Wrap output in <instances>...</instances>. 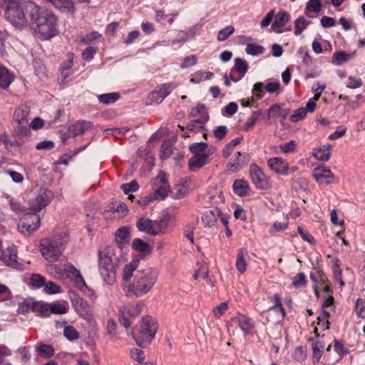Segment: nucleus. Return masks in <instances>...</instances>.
Wrapping results in <instances>:
<instances>
[{"label":"nucleus","instance_id":"nucleus-2","mask_svg":"<svg viewBox=\"0 0 365 365\" xmlns=\"http://www.w3.org/2000/svg\"><path fill=\"white\" fill-rule=\"evenodd\" d=\"M98 270L104 282L113 284L116 280V269L118 267V259L113 248L107 247L98 253Z\"/></svg>","mask_w":365,"mask_h":365},{"label":"nucleus","instance_id":"nucleus-8","mask_svg":"<svg viewBox=\"0 0 365 365\" xmlns=\"http://www.w3.org/2000/svg\"><path fill=\"white\" fill-rule=\"evenodd\" d=\"M142 312V305L136 304L119 309V322L125 328L130 327L131 322Z\"/></svg>","mask_w":365,"mask_h":365},{"label":"nucleus","instance_id":"nucleus-58","mask_svg":"<svg viewBox=\"0 0 365 365\" xmlns=\"http://www.w3.org/2000/svg\"><path fill=\"white\" fill-rule=\"evenodd\" d=\"M175 88H176V85L174 83H167L163 84L158 91L165 99V98H166Z\"/></svg>","mask_w":365,"mask_h":365},{"label":"nucleus","instance_id":"nucleus-14","mask_svg":"<svg viewBox=\"0 0 365 365\" xmlns=\"http://www.w3.org/2000/svg\"><path fill=\"white\" fill-rule=\"evenodd\" d=\"M72 304L76 312L86 320L93 319L92 310L88 302L79 296H75L72 299Z\"/></svg>","mask_w":365,"mask_h":365},{"label":"nucleus","instance_id":"nucleus-46","mask_svg":"<svg viewBox=\"0 0 365 365\" xmlns=\"http://www.w3.org/2000/svg\"><path fill=\"white\" fill-rule=\"evenodd\" d=\"M35 303L29 300H24L20 303L17 309L18 313L26 314L30 311H33L35 309Z\"/></svg>","mask_w":365,"mask_h":365},{"label":"nucleus","instance_id":"nucleus-52","mask_svg":"<svg viewBox=\"0 0 365 365\" xmlns=\"http://www.w3.org/2000/svg\"><path fill=\"white\" fill-rule=\"evenodd\" d=\"M30 284L34 287L40 288L45 284V278L39 274H33L30 278Z\"/></svg>","mask_w":365,"mask_h":365},{"label":"nucleus","instance_id":"nucleus-39","mask_svg":"<svg viewBox=\"0 0 365 365\" xmlns=\"http://www.w3.org/2000/svg\"><path fill=\"white\" fill-rule=\"evenodd\" d=\"M310 24L306 19L301 16L294 21V34L300 35L306 27Z\"/></svg>","mask_w":365,"mask_h":365},{"label":"nucleus","instance_id":"nucleus-18","mask_svg":"<svg viewBox=\"0 0 365 365\" xmlns=\"http://www.w3.org/2000/svg\"><path fill=\"white\" fill-rule=\"evenodd\" d=\"M221 210L218 207H213L205 211L202 216V221L205 226L212 227L217 225Z\"/></svg>","mask_w":365,"mask_h":365},{"label":"nucleus","instance_id":"nucleus-34","mask_svg":"<svg viewBox=\"0 0 365 365\" xmlns=\"http://www.w3.org/2000/svg\"><path fill=\"white\" fill-rule=\"evenodd\" d=\"M290 17L287 12L282 11L279 12L274 18V21L272 25V27L282 28L289 21Z\"/></svg>","mask_w":365,"mask_h":365},{"label":"nucleus","instance_id":"nucleus-22","mask_svg":"<svg viewBox=\"0 0 365 365\" xmlns=\"http://www.w3.org/2000/svg\"><path fill=\"white\" fill-rule=\"evenodd\" d=\"M268 299L272 303H273V305L268 309L267 313L269 314L272 311H274L276 312H278L279 317L281 319H283L285 316V311L282 307L279 295L277 294H274L273 295L269 296ZM263 313H266V312H264Z\"/></svg>","mask_w":365,"mask_h":365},{"label":"nucleus","instance_id":"nucleus-17","mask_svg":"<svg viewBox=\"0 0 365 365\" xmlns=\"http://www.w3.org/2000/svg\"><path fill=\"white\" fill-rule=\"evenodd\" d=\"M267 165L269 168L279 175H287L289 170L288 163L282 158L276 157L269 159Z\"/></svg>","mask_w":365,"mask_h":365},{"label":"nucleus","instance_id":"nucleus-42","mask_svg":"<svg viewBox=\"0 0 365 365\" xmlns=\"http://www.w3.org/2000/svg\"><path fill=\"white\" fill-rule=\"evenodd\" d=\"M262 115V112L261 110H257L253 112L251 116L245 122L244 125V130H249L250 129H251L257 123V121L261 118Z\"/></svg>","mask_w":365,"mask_h":365},{"label":"nucleus","instance_id":"nucleus-29","mask_svg":"<svg viewBox=\"0 0 365 365\" xmlns=\"http://www.w3.org/2000/svg\"><path fill=\"white\" fill-rule=\"evenodd\" d=\"M248 255L247 250L240 249L237 255L236 267L238 272L243 274L247 269L245 257Z\"/></svg>","mask_w":365,"mask_h":365},{"label":"nucleus","instance_id":"nucleus-61","mask_svg":"<svg viewBox=\"0 0 365 365\" xmlns=\"http://www.w3.org/2000/svg\"><path fill=\"white\" fill-rule=\"evenodd\" d=\"M228 133L227 127L225 125L217 126L213 131L214 136L217 140L223 139Z\"/></svg>","mask_w":365,"mask_h":365},{"label":"nucleus","instance_id":"nucleus-27","mask_svg":"<svg viewBox=\"0 0 365 365\" xmlns=\"http://www.w3.org/2000/svg\"><path fill=\"white\" fill-rule=\"evenodd\" d=\"M209 120V116L205 115V117H200L199 119H196L189 122L186 126V128L189 130H193L197 133L201 132L205 129V124Z\"/></svg>","mask_w":365,"mask_h":365},{"label":"nucleus","instance_id":"nucleus-40","mask_svg":"<svg viewBox=\"0 0 365 365\" xmlns=\"http://www.w3.org/2000/svg\"><path fill=\"white\" fill-rule=\"evenodd\" d=\"M322 8V4L321 0H309L307 3L305 9V14L308 15V13L314 12L319 13Z\"/></svg>","mask_w":365,"mask_h":365},{"label":"nucleus","instance_id":"nucleus-26","mask_svg":"<svg viewBox=\"0 0 365 365\" xmlns=\"http://www.w3.org/2000/svg\"><path fill=\"white\" fill-rule=\"evenodd\" d=\"M68 276H70L75 282L77 287L82 288L87 287L85 280L81 274L78 269H77L73 265H71L67 269Z\"/></svg>","mask_w":365,"mask_h":365},{"label":"nucleus","instance_id":"nucleus-19","mask_svg":"<svg viewBox=\"0 0 365 365\" xmlns=\"http://www.w3.org/2000/svg\"><path fill=\"white\" fill-rule=\"evenodd\" d=\"M136 227L139 231L146 232L150 235H159V231H156L155 228L154 221L149 218H139L136 222Z\"/></svg>","mask_w":365,"mask_h":365},{"label":"nucleus","instance_id":"nucleus-59","mask_svg":"<svg viewBox=\"0 0 365 365\" xmlns=\"http://www.w3.org/2000/svg\"><path fill=\"white\" fill-rule=\"evenodd\" d=\"M61 287L53 282H48L44 284V291L49 294L60 292Z\"/></svg>","mask_w":365,"mask_h":365},{"label":"nucleus","instance_id":"nucleus-9","mask_svg":"<svg viewBox=\"0 0 365 365\" xmlns=\"http://www.w3.org/2000/svg\"><path fill=\"white\" fill-rule=\"evenodd\" d=\"M152 185L154 190L153 195L154 199L164 200L167 197L170 188L165 173L160 171L153 180Z\"/></svg>","mask_w":365,"mask_h":365},{"label":"nucleus","instance_id":"nucleus-15","mask_svg":"<svg viewBox=\"0 0 365 365\" xmlns=\"http://www.w3.org/2000/svg\"><path fill=\"white\" fill-rule=\"evenodd\" d=\"M92 128L93 123L91 121L78 120L68 128L66 135L67 137H75L85 133Z\"/></svg>","mask_w":365,"mask_h":365},{"label":"nucleus","instance_id":"nucleus-64","mask_svg":"<svg viewBox=\"0 0 365 365\" xmlns=\"http://www.w3.org/2000/svg\"><path fill=\"white\" fill-rule=\"evenodd\" d=\"M9 202L11 209L16 213L23 212L26 210V208L24 206H22L19 202L14 200L13 198H11Z\"/></svg>","mask_w":365,"mask_h":365},{"label":"nucleus","instance_id":"nucleus-10","mask_svg":"<svg viewBox=\"0 0 365 365\" xmlns=\"http://www.w3.org/2000/svg\"><path fill=\"white\" fill-rule=\"evenodd\" d=\"M52 197L51 191L41 190L38 194L29 201V208L33 212H40L45 208L51 201Z\"/></svg>","mask_w":365,"mask_h":365},{"label":"nucleus","instance_id":"nucleus-24","mask_svg":"<svg viewBox=\"0 0 365 365\" xmlns=\"http://www.w3.org/2000/svg\"><path fill=\"white\" fill-rule=\"evenodd\" d=\"M13 81V75L6 67L0 64V88H7Z\"/></svg>","mask_w":365,"mask_h":365},{"label":"nucleus","instance_id":"nucleus-32","mask_svg":"<svg viewBox=\"0 0 365 365\" xmlns=\"http://www.w3.org/2000/svg\"><path fill=\"white\" fill-rule=\"evenodd\" d=\"M272 113H274L277 116H280L284 119L290 113V109L288 108H282L278 104H274L268 109L269 118H271Z\"/></svg>","mask_w":365,"mask_h":365},{"label":"nucleus","instance_id":"nucleus-12","mask_svg":"<svg viewBox=\"0 0 365 365\" xmlns=\"http://www.w3.org/2000/svg\"><path fill=\"white\" fill-rule=\"evenodd\" d=\"M17 251L15 247H8L4 250H0V261L5 265L15 269H21L22 264L18 262Z\"/></svg>","mask_w":365,"mask_h":365},{"label":"nucleus","instance_id":"nucleus-36","mask_svg":"<svg viewBox=\"0 0 365 365\" xmlns=\"http://www.w3.org/2000/svg\"><path fill=\"white\" fill-rule=\"evenodd\" d=\"M120 98L118 93H104L98 96V101L103 104H110L117 101Z\"/></svg>","mask_w":365,"mask_h":365},{"label":"nucleus","instance_id":"nucleus-1","mask_svg":"<svg viewBox=\"0 0 365 365\" xmlns=\"http://www.w3.org/2000/svg\"><path fill=\"white\" fill-rule=\"evenodd\" d=\"M26 13L29 24L43 40H48L58 34L56 17L50 11L43 10L34 1H26Z\"/></svg>","mask_w":365,"mask_h":365},{"label":"nucleus","instance_id":"nucleus-47","mask_svg":"<svg viewBox=\"0 0 365 365\" xmlns=\"http://www.w3.org/2000/svg\"><path fill=\"white\" fill-rule=\"evenodd\" d=\"M63 334L68 341H73L80 337L79 332L73 326H66Z\"/></svg>","mask_w":365,"mask_h":365},{"label":"nucleus","instance_id":"nucleus-21","mask_svg":"<svg viewBox=\"0 0 365 365\" xmlns=\"http://www.w3.org/2000/svg\"><path fill=\"white\" fill-rule=\"evenodd\" d=\"M231 322L237 324L246 335L250 334L251 330L255 327L254 324L251 322V319L242 314L232 319Z\"/></svg>","mask_w":365,"mask_h":365},{"label":"nucleus","instance_id":"nucleus-4","mask_svg":"<svg viewBox=\"0 0 365 365\" xmlns=\"http://www.w3.org/2000/svg\"><path fill=\"white\" fill-rule=\"evenodd\" d=\"M158 329L157 321L150 316H146L142 319L140 324L133 329L131 335L139 346L145 348L153 339Z\"/></svg>","mask_w":365,"mask_h":365},{"label":"nucleus","instance_id":"nucleus-60","mask_svg":"<svg viewBox=\"0 0 365 365\" xmlns=\"http://www.w3.org/2000/svg\"><path fill=\"white\" fill-rule=\"evenodd\" d=\"M298 53L303 54L302 62L304 66H309L312 63V58L308 50L306 48H304V47L299 48L298 50Z\"/></svg>","mask_w":365,"mask_h":365},{"label":"nucleus","instance_id":"nucleus-41","mask_svg":"<svg viewBox=\"0 0 365 365\" xmlns=\"http://www.w3.org/2000/svg\"><path fill=\"white\" fill-rule=\"evenodd\" d=\"M15 131L19 136L27 137L30 134L29 122L15 123Z\"/></svg>","mask_w":365,"mask_h":365},{"label":"nucleus","instance_id":"nucleus-20","mask_svg":"<svg viewBox=\"0 0 365 365\" xmlns=\"http://www.w3.org/2000/svg\"><path fill=\"white\" fill-rule=\"evenodd\" d=\"M209 154L202 153V155H193L189 159L188 166L191 171H196L202 166L209 163Z\"/></svg>","mask_w":365,"mask_h":365},{"label":"nucleus","instance_id":"nucleus-44","mask_svg":"<svg viewBox=\"0 0 365 365\" xmlns=\"http://www.w3.org/2000/svg\"><path fill=\"white\" fill-rule=\"evenodd\" d=\"M324 345L322 342L316 341L312 344L313 362L315 364L319 361L322 356V349Z\"/></svg>","mask_w":365,"mask_h":365},{"label":"nucleus","instance_id":"nucleus-38","mask_svg":"<svg viewBox=\"0 0 365 365\" xmlns=\"http://www.w3.org/2000/svg\"><path fill=\"white\" fill-rule=\"evenodd\" d=\"M173 153L172 142L169 140H165L161 144L160 158L165 160L170 157Z\"/></svg>","mask_w":365,"mask_h":365},{"label":"nucleus","instance_id":"nucleus-37","mask_svg":"<svg viewBox=\"0 0 365 365\" xmlns=\"http://www.w3.org/2000/svg\"><path fill=\"white\" fill-rule=\"evenodd\" d=\"M351 55L345 51H336L333 54L332 63L334 65H341L351 58Z\"/></svg>","mask_w":365,"mask_h":365},{"label":"nucleus","instance_id":"nucleus-45","mask_svg":"<svg viewBox=\"0 0 365 365\" xmlns=\"http://www.w3.org/2000/svg\"><path fill=\"white\" fill-rule=\"evenodd\" d=\"M37 351L39 355L45 358H50L54 354V349L53 346L48 344H41L37 348Z\"/></svg>","mask_w":365,"mask_h":365},{"label":"nucleus","instance_id":"nucleus-3","mask_svg":"<svg viewBox=\"0 0 365 365\" xmlns=\"http://www.w3.org/2000/svg\"><path fill=\"white\" fill-rule=\"evenodd\" d=\"M66 233L55 235L40 241V250L43 258L48 262H56L63 255L68 243Z\"/></svg>","mask_w":365,"mask_h":365},{"label":"nucleus","instance_id":"nucleus-35","mask_svg":"<svg viewBox=\"0 0 365 365\" xmlns=\"http://www.w3.org/2000/svg\"><path fill=\"white\" fill-rule=\"evenodd\" d=\"M130 238V231L126 227L119 228L115 234L116 242L120 245H124L125 242H127Z\"/></svg>","mask_w":365,"mask_h":365},{"label":"nucleus","instance_id":"nucleus-62","mask_svg":"<svg viewBox=\"0 0 365 365\" xmlns=\"http://www.w3.org/2000/svg\"><path fill=\"white\" fill-rule=\"evenodd\" d=\"M52 314H63L67 312L68 309L63 304L59 303H51V304Z\"/></svg>","mask_w":365,"mask_h":365},{"label":"nucleus","instance_id":"nucleus-63","mask_svg":"<svg viewBox=\"0 0 365 365\" xmlns=\"http://www.w3.org/2000/svg\"><path fill=\"white\" fill-rule=\"evenodd\" d=\"M334 342V350L340 356L341 358L348 354V349L344 347L342 343L336 339H335Z\"/></svg>","mask_w":365,"mask_h":365},{"label":"nucleus","instance_id":"nucleus-7","mask_svg":"<svg viewBox=\"0 0 365 365\" xmlns=\"http://www.w3.org/2000/svg\"><path fill=\"white\" fill-rule=\"evenodd\" d=\"M41 222L39 215L35 212L26 213L18 223V230L24 235H30L36 230Z\"/></svg>","mask_w":365,"mask_h":365},{"label":"nucleus","instance_id":"nucleus-56","mask_svg":"<svg viewBox=\"0 0 365 365\" xmlns=\"http://www.w3.org/2000/svg\"><path fill=\"white\" fill-rule=\"evenodd\" d=\"M307 115V110L305 108H299L297 109L294 114L290 116V121L297 123L303 119Z\"/></svg>","mask_w":365,"mask_h":365},{"label":"nucleus","instance_id":"nucleus-54","mask_svg":"<svg viewBox=\"0 0 365 365\" xmlns=\"http://www.w3.org/2000/svg\"><path fill=\"white\" fill-rule=\"evenodd\" d=\"M355 309L359 317L365 318V298L358 299L355 304Z\"/></svg>","mask_w":365,"mask_h":365},{"label":"nucleus","instance_id":"nucleus-30","mask_svg":"<svg viewBox=\"0 0 365 365\" xmlns=\"http://www.w3.org/2000/svg\"><path fill=\"white\" fill-rule=\"evenodd\" d=\"M331 148L330 144L323 145L314 153V156L319 160L328 161L331 155Z\"/></svg>","mask_w":365,"mask_h":365},{"label":"nucleus","instance_id":"nucleus-11","mask_svg":"<svg viewBox=\"0 0 365 365\" xmlns=\"http://www.w3.org/2000/svg\"><path fill=\"white\" fill-rule=\"evenodd\" d=\"M250 174L252 182L257 189L267 190L269 187L268 180L262 169L256 164L252 163L250 166Z\"/></svg>","mask_w":365,"mask_h":365},{"label":"nucleus","instance_id":"nucleus-23","mask_svg":"<svg viewBox=\"0 0 365 365\" xmlns=\"http://www.w3.org/2000/svg\"><path fill=\"white\" fill-rule=\"evenodd\" d=\"M30 113V108L26 104L20 105L14 113L13 119L15 123L29 122L27 115Z\"/></svg>","mask_w":365,"mask_h":365},{"label":"nucleus","instance_id":"nucleus-16","mask_svg":"<svg viewBox=\"0 0 365 365\" xmlns=\"http://www.w3.org/2000/svg\"><path fill=\"white\" fill-rule=\"evenodd\" d=\"M312 176L319 184H329L334 178L331 170L325 166L315 168L313 170Z\"/></svg>","mask_w":365,"mask_h":365},{"label":"nucleus","instance_id":"nucleus-6","mask_svg":"<svg viewBox=\"0 0 365 365\" xmlns=\"http://www.w3.org/2000/svg\"><path fill=\"white\" fill-rule=\"evenodd\" d=\"M3 8L6 9V19L16 28L23 29L29 24V18L26 13V2L22 6L16 4Z\"/></svg>","mask_w":365,"mask_h":365},{"label":"nucleus","instance_id":"nucleus-13","mask_svg":"<svg viewBox=\"0 0 365 365\" xmlns=\"http://www.w3.org/2000/svg\"><path fill=\"white\" fill-rule=\"evenodd\" d=\"M248 71V63L241 58H235V66L231 68L230 78L234 82H238L246 74Z\"/></svg>","mask_w":365,"mask_h":365},{"label":"nucleus","instance_id":"nucleus-49","mask_svg":"<svg viewBox=\"0 0 365 365\" xmlns=\"http://www.w3.org/2000/svg\"><path fill=\"white\" fill-rule=\"evenodd\" d=\"M112 208L118 214V217H124L128 213V208L123 202H116L113 204Z\"/></svg>","mask_w":365,"mask_h":365},{"label":"nucleus","instance_id":"nucleus-5","mask_svg":"<svg viewBox=\"0 0 365 365\" xmlns=\"http://www.w3.org/2000/svg\"><path fill=\"white\" fill-rule=\"evenodd\" d=\"M157 279L158 272L151 268L138 270L134 275L130 290L135 297H142L151 290Z\"/></svg>","mask_w":365,"mask_h":365},{"label":"nucleus","instance_id":"nucleus-57","mask_svg":"<svg viewBox=\"0 0 365 365\" xmlns=\"http://www.w3.org/2000/svg\"><path fill=\"white\" fill-rule=\"evenodd\" d=\"M120 188L125 194L128 195L130 192H135L138 190L139 185L136 180H133L129 183L122 184L120 185Z\"/></svg>","mask_w":365,"mask_h":365},{"label":"nucleus","instance_id":"nucleus-31","mask_svg":"<svg viewBox=\"0 0 365 365\" xmlns=\"http://www.w3.org/2000/svg\"><path fill=\"white\" fill-rule=\"evenodd\" d=\"M139 261L133 260L130 263L127 264L123 270V280L124 282H129L131 277L133 275V272L136 269Z\"/></svg>","mask_w":365,"mask_h":365},{"label":"nucleus","instance_id":"nucleus-53","mask_svg":"<svg viewBox=\"0 0 365 365\" xmlns=\"http://www.w3.org/2000/svg\"><path fill=\"white\" fill-rule=\"evenodd\" d=\"M306 276L304 273H298L293 279L292 285L298 288L300 287H305L307 285Z\"/></svg>","mask_w":365,"mask_h":365},{"label":"nucleus","instance_id":"nucleus-43","mask_svg":"<svg viewBox=\"0 0 365 365\" xmlns=\"http://www.w3.org/2000/svg\"><path fill=\"white\" fill-rule=\"evenodd\" d=\"M208 145L206 143L200 142V143H195L190 145V150L194 155H202V153H205V150L207 148Z\"/></svg>","mask_w":365,"mask_h":365},{"label":"nucleus","instance_id":"nucleus-51","mask_svg":"<svg viewBox=\"0 0 365 365\" xmlns=\"http://www.w3.org/2000/svg\"><path fill=\"white\" fill-rule=\"evenodd\" d=\"M235 31V29L232 26H227L223 29L220 30L217 34V40L219 41H224L228 38Z\"/></svg>","mask_w":365,"mask_h":365},{"label":"nucleus","instance_id":"nucleus-48","mask_svg":"<svg viewBox=\"0 0 365 365\" xmlns=\"http://www.w3.org/2000/svg\"><path fill=\"white\" fill-rule=\"evenodd\" d=\"M170 221V217L168 215H165L160 219L155 220V228L156 231H159V234L162 232L168 226Z\"/></svg>","mask_w":365,"mask_h":365},{"label":"nucleus","instance_id":"nucleus-28","mask_svg":"<svg viewBox=\"0 0 365 365\" xmlns=\"http://www.w3.org/2000/svg\"><path fill=\"white\" fill-rule=\"evenodd\" d=\"M232 187L235 193L238 196L243 197L248 194L249 184L242 179L236 180Z\"/></svg>","mask_w":365,"mask_h":365},{"label":"nucleus","instance_id":"nucleus-25","mask_svg":"<svg viewBox=\"0 0 365 365\" xmlns=\"http://www.w3.org/2000/svg\"><path fill=\"white\" fill-rule=\"evenodd\" d=\"M52 4L61 12L73 13L75 11L74 4L71 0H52Z\"/></svg>","mask_w":365,"mask_h":365},{"label":"nucleus","instance_id":"nucleus-55","mask_svg":"<svg viewBox=\"0 0 365 365\" xmlns=\"http://www.w3.org/2000/svg\"><path fill=\"white\" fill-rule=\"evenodd\" d=\"M198 114H200L201 117H205V115L209 116L204 104H197L195 108L191 109L190 113L191 117H196Z\"/></svg>","mask_w":365,"mask_h":365},{"label":"nucleus","instance_id":"nucleus-50","mask_svg":"<svg viewBox=\"0 0 365 365\" xmlns=\"http://www.w3.org/2000/svg\"><path fill=\"white\" fill-rule=\"evenodd\" d=\"M264 48L262 46L255 45L253 43H247V47L245 48L246 53L252 56L262 54L264 52Z\"/></svg>","mask_w":365,"mask_h":365},{"label":"nucleus","instance_id":"nucleus-33","mask_svg":"<svg viewBox=\"0 0 365 365\" xmlns=\"http://www.w3.org/2000/svg\"><path fill=\"white\" fill-rule=\"evenodd\" d=\"M132 245L135 250L144 254L150 253L152 250V247L140 238L134 239Z\"/></svg>","mask_w":365,"mask_h":365}]
</instances>
